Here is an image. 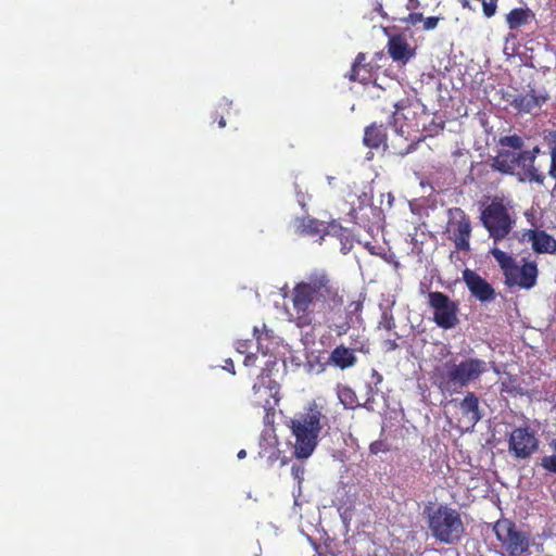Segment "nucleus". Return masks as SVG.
Returning <instances> with one entry per match:
<instances>
[{
  "instance_id": "obj_1",
  "label": "nucleus",
  "mask_w": 556,
  "mask_h": 556,
  "mask_svg": "<svg viewBox=\"0 0 556 556\" xmlns=\"http://www.w3.org/2000/svg\"><path fill=\"white\" fill-rule=\"evenodd\" d=\"M293 321L299 328L314 324L317 316L325 315L343 305V295L330 275L315 269L291 291Z\"/></svg>"
},
{
  "instance_id": "obj_2",
  "label": "nucleus",
  "mask_w": 556,
  "mask_h": 556,
  "mask_svg": "<svg viewBox=\"0 0 556 556\" xmlns=\"http://www.w3.org/2000/svg\"><path fill=\"white\" fill-rule=\"evenodd\" d=\"M293 321L299 328L314 324L317 316L325 315L343 305V295L330 275L315 269L291 291Z\"/></svg>"
},
{
  "instance_id": "obj_3",
  "label": "nucleus",
  "mask_w": 556,
  "mask_h": 556,
  "mask_svg": "<svg viewBox=\"0 0 556 556\" xmlns=\"http://www.w3.org/2000/svg\"><path fill=\"white\" fill-rule=\"evenodd\" d=\"M331 415L328 402L316 397L308 402L302 412L290 419L288 427L294 437L293 455L299 459L308 458L316 450L319 434L325 428H330Z\"/></svg>"
},
{
  "instance_id": "obj_4",
  "label": "nucleus",
  "mask_w": 556,
  "mask_h": 556,
  "mask_svg": "<svg viewBox=\"0 0 556 556\" xmlns=\"http://www.w3.org/2000/svg\"><path fill=\"white\" fill-rule=\"evenodd\" d=\"M488 363L477 357H465L459 363L451 358L434 366L430 379L442 393L453 394L488 372Z\"/></svg>"
},
{
  "instance_id": "obj_5",
  "label": "nucleus",
  "mask_w": 556,
  "mask_h": 556,
  "mask_svg": "<svg viewBox=\"0 0 556 556\" xmlns=\"http://www.w3.org/2000/svg\"><path fill=\"white\" fill-rule=\"evenodd\" d=\"M540 152L539 146L520 152L501 149L492 157L491 167L504 175H516L520 182H535L543 186L546 177L535 167V160Z\"/></svg>"
},
{
  "instance_id": "obj_6",
  "label": "nucleus",
  "mask_w": 556,
  "mask_h": 556,
  "mask_svg": "<svg viewBox=\"0 0 556 556\" xmlns=\"http://www.w3.org/2000/svg\"><path fill=\"white\" fill-rule=\"evenodd\" d=\"M425 514L428 529L437 541L456 545L463 540L466 528L457 509L446 504H440L437 507L427 506Z\"/></svg>"
},
{
  "instance_id": "obj_7",
  "label": "nucleus",
  "mask_w": 556,
  "mask_h": 556,
  "mask_svg": "<svg viewBox=\"0 0 556 556\" xmlns=\"http://www.w3.org/2000/svg\"><path fill=\"white\" fill-rule=\"evenodd\" d=\"M510 210L504 198L494 197L481 211V223L495 242L504 240L515 227L516 219Z\"/></svg>"
},
{
  "instance_id": "obj_8",
  "label": "nucleus",
  "mask_w": 556,
  "mask_h": 556,
  "mask_svg": "<svg viewBox=\"0 0 556 556\" xmlns=\"http://www.w3.org/2000/svg\"><path fill=\"white\" fill-rule=\"evenodd\" d=\"M493 531L501 544L504 556L530 555L531 534L521 531L508 518H501L493 525Z\"/></svg>"
},
{
  "instance_id": "obj_9",
  "label": "nucleus",
  "mask_w": 556,
  "mask_h": 556,
  "mask_svg": "<svg viewBox=\"0 0 556 556\" xmlns=\"http://www.w3.org/2000/svg\"><path fill=\"white\" fill-rule=\"evenodd\" d=\"M279 384L269 377H260L253 384L251 403L254 407L264 409L263 424L273 427L276 408L279 405Z\"/></svg>"
},
{
  "instance_id": "obj_10",
  "label": "nucleus",
  "mask_w": 556,
  "mask_h": 556,
  "mask_svg": "<svg viewBox=\"0 0 556 556\" xmlns=\"http://www.w3.org/2000/svg\"><path fill=\"white\" fill-rule=\"evenodd\" d=\"M471 230L470 218L463 208H448L446 231L450 235V239L454 242L457 251H469Z\"/></svg>"
},
{
  "instance_id": "obj_11",
  "label": "nucleus",
  "mask_w": 556,
  "mask_h": 556,
  "mask_svg": "<svg viewBox=\"0 0 556 556\" xmlns=\"http://www.w3.org/2000/svg\"><path fill=\"white\" fill-rule=\"evenodd\" d=\"M428 304L433 309V320L442 329H452L458 324V304L443 292L428 293Z\"/></svg>"
},
{
  "instance_id": "obj_12",
  "label": "nucleus",
  "mask_w": 556,
  "mask_h": 556,
  "mask_svg": "<svg viewBox=\"0 0 556 556\" xmlns=\"http://www.w3.org/2000/svg\"><path fill=\"white\" fill-rule=\"evenodd\" d=\"M539 439L535 432L529 427L515 428L508 438V451L516 459H528L539 448Z\"/></svg>"
},
{
  "instance_id": "obj_13",
  "label": "nucleus",
  "mask_w": 556,
  "mask_h": 556,
  "mask_svg": "<svg viewBox=\"0 0 556 556\" xmlns=\"http://www.w3.org/2000/svg\"><path fill=\"white\" fill-rule=\"evenodd\" d=\"M538 265L534 261H526L523 260V264L518 266L517 263L514 265V269H511L507 276L505 277V283L508 287H520L522 289H531L536 285L538 280Z\"/></svg>"
},
{
  "instance_id": "obj_14",
  "label": "nucleus",
  "mask_w": 556,
  "mask_h": 556,
  "mask_svg": "<svg viewBox=\"0 0 556 556\" xmlns=\"http://www.w3.org/2000/svg\"><path fill=\"white\" fill-rule=\"evenodd\" d=\"M463 281L466 283L471 295L480 302H491L496 296L492 285L472 269L466 268L463 271Z\"/></svg>"
},
{
  "instance_id": "obj_15",
  "label": "nucleus",
  "mask_w": 556,
  "mask_h": 556,
  "mask_svg": "<svg viewBox=\"0 0 556 556\" xmlns=\"http://www.w3.org/2000/svg\"><path fill=\"white\" fill-rule=\"evenodd\" d=\"M379 66L375 64L372 61H367V55L363 52H359L351 67L350 73L346 77L351 81H357L363 85L374 84L376 81L377 72Z\"/></svg>"
},
{
  "instance_id": "obj_16",
  "label": "nucleus",
  "mask_w": 556,
  "mask_h": 556,
  "mask_svg": "<svg viewBox=\"0 0 556 556\" xmlns=\"http://www.w3.org/2000/svg\"><path fill=\"white\" fill-rule=\"evenodd\" d=\"M459 410L462 414L459 422L464 424L466 429H472L482 418L479 399L473 392H467L459 403Z\"/></svg>"
},
{
  "instance_id": "obj_17",
  "label": "nucleus",
  "mask_w": 556,
  "mask_h": 556,
  "mask_svg": "<svg viewBox=\"0 0 556 556\" xmlns=\"http://www.w3.org/2000/svg\"><path fill=\"white\" fill-rule=\"evenodd\" d=\"M523 238L531 242L532 250L538 254H556V239L541 229L525 231Z\"/></svg>"
},
{
  "instance_id": "obj_18",
  "label": "nucleus",
  "mask_w": 556,
  "mask_h": 556,
  "mask_svg": "<svg viewBox=\"0 0 556 556\" xmlns=\"http://www.w3.org/2000/svg\"><path fill=\"white\" fill-rule=\"evenodd\" d=\"M387 50L393 61L401 62L403 64H406L415 55V50L408 45L406 38L401 34L389 37Z\"/></svg>"
},
{
  "instance_id": "obj_19",
  "label": "nucleus",
  "mask_w": 556,
  "mask_h": 556,
  "mask_svg": "<svg viewBox=\"0 0 556 556\" xmlns=\"http://www.w3.org/2000/svg\"><path fill=\"white\" fill-rule=\"evenodd\" d=\"M547 100L548 96L546 93L529 88L526 93H518L515 110L519 114L532 113L534 110H540Z\"/></svg>"
},
{
  "instance_id": "obj_20",
  "label": "nucleus",
  "mask_w": 556,
  "mask_h": 556,
  "mask_svg": "<svg viewBox=\"0 0 556 556\" xmlns=\"http://www.w3.org/2000/svg\"><path fill=\"white\" fill-rule=\"evenodd\" d=\"M294 232L298 236L319 237L320 240L327 235L324 223L312 217H296L293 220Z\"/></svg>"
},
{
  "instance_id": "obj_21",
  "label": "nucleus",
  "mask_w": 556,
  "mask_h": 556,
  "mask_svg": "<svg viewBox=\"0 0 556 556\" xmlns=\"http://www.w3.org/2000/svg\"><path fill=\"white\" fill-rule=\"evenodd\" d=\"M533 20H535V14L528 7L515 8L510 10L505 16V22L510 30H517L523 26H527Z\"/></svg>"
},
{
  "instance_id": "obj_22",
  "label": "nucleus",
  "mask_w": 556,
  "mask_h": 556,
  "mask_svg": "<svg viewBox=\"0 0 556 556\" xmlns=\"http://www.w3.org/2000/svg\"><path fill=\"white\" fill-rule=\"evenodd\" d=\"M386 9L389 13V18L393 22H401L408 11H414L419 7L418 0H386Z\"/></svg>"
},
{
  "instance_id": "obj_23",
  "label": "nucleus",
  "mask_w": 556,
  "mask_h": 556,
  "mask_svg": "<svg viewBox=\"0 0 556 556\" xmlns=\"http://www.w3.org/2000/svg\"><path fill=\"white\" fill-rule=\"evenodd\" d=\"M329 362L336 367L344 370L353 367L357 362V357L354 350L341 344L332 350L329 356Z\"/></svg>"
},
{
  "instance_id": "obj_24",
  "label": "nucleus",
  "mask_w": 556,
  "mask_h": 556,
  "mask_svg": "<svg viewBox=\"0 0 556 556\" xmlns=\"http://www.w3.org/2000/svg\"><path fill=\"white\" fill-rule=\"evenodd\" d=\"M365 146L377 149L380 146H387V130L382 125L371 124L366 127L364 134Z\"/></svg>"
},
{
  "instance_id": "obj_25",
  "label": "nucleus",
  "mask_w": 556,
  "mask_h": 556,
  "mask_svg": "<svg viewBox=\"0 0 556 556\" xmlns=\"http://www.w3.org/2000/svg\"><path fill=\"white\" fill-rule=\"evenodd\" d=\"M327 235H331L337 237L340 240L341 243V252L343 254L349 253L353 248V236L351 231L344 227H342L340 224L331 223L327 227Z\"/></svg>"
},
{
  "instance_id": "obj_26",
  "label": "nucleus",
  "mask_w": 556,
  "mask_h": 556,
  "mask_svg": "<svg viewBox=\"0 0 556 556\" xmlns=\"http://www.w3.org/2000/svg\"><path fill=\"white\" fill-rule=\"evenodd\" d=\"M337 396L346 409H354L359 406L355 391L349 386L338 384Z\"/></svg>"
},
{
  "instance_id": "obj_27",
  "label": "nucleus",
  "mask_w": 556,
  "mask_h": 556,
  "mask_svg": "<svg viewBox=\"0 0 556 556\" xmlns=\"http://www.w3.org/2000/svg\"><path fill=\"white\" fill-rule=\"evenodd\" d=\"M491 253H492L493 257L495 258V261L497 262V264L500 265V267L502 268L504 277H506L507 274L511 269H514V265H515L516 261L510 255H508L506 252H504L500 249H493L491 251Z\"/></svg>"
},
{
  "instance_id": "obj_28",
  "label": "nucleus",
  "mask_w": 556,
  "mask_h": 556,
  "mask_svg": "<svg viewBox=\"0 0 556 556\" xmlns=\"http://www.w3.org/2000/svg\"><path fill=\"white\" fill-rule=\"evenodd\" d=\"M551 455L541 458L540 466L549 473H556V438L549 442Z\"/></svg>"
},
{
  "instance_id": "obj_29",
  "label": "nucleus",
  "mask_w": 556,
  "mask_h": 556,
  "mask_svg": "<svg viewBox=\"0 0 556 556\" xmlns=\"http://www.w3.org/2000/svg\"><path fill=\"white\" fill-rule=\"evenodd\" d=\"M409 105L408 103V100L407 99H404V100H401V101H397L393 104V108H394V112L392 113V115L389 117V121H388V125H390L391 127H393L395 130H397L399 126H400V117H401V112L404 111L405 109H407Z\"/></svg>"
},
{
  "instance_id": "obj_30",
  "label": "nucleus",
  "mask_w": 556,
  "mask_h": 556,
  "mask_svg": "<svg viewBox=\"0 0 556 556\" xmlns=\"http://www.w3.org/2000/svg\"><path fill=\"white\" fill-rule=\"evenodd\" d=\"M498 143L501 147H508L517 152L523 151L522 148L525 146L523 139L518 135L501 137Z\"/></svg>"
},
{
  "instance_id": "obj_31",
  "label": "nucleus",
  "mask_w": 556,
  "mask_h": 556,
  "mask_svg": "<svg viewBox=\"0 0 556 556\" xmlns=\"http://www.w3.org/2000/svg\"><path fill=\"white\" fill-rule=\"evenodd\" d=\"M379 328H382L387 331H391L395 328V319L391 313H382L381 320L379 321Z\"/></svg>"
},
{
  "instance_id": "obj_32",
  "label": "nucleus",
  "mask_w": 556,
  "mask_h": 556,
  "mask_svg": "<svg viewBox=\"0 0 556 556\" xmlns=\"http://www.w3.org/2000/svg\"><path fill=\"white\" fill-rule=\"evenodd\" d=\"M500 93H501V99L504 102L508 103L511 108L516 109V102H517V98H518V92H513V91H509V90L501 89Z\"/></svg>"
},
{
  "instance_id": "obj_33",
  "label": "nucleus",
  "mask_w": 556,
  "mask_h": 556,
  "mask_svg": "<svg viewBox=\"0 0 556 556\" xmlns=\"http://www.w3.org/2000/svg\"><path fill=\"white\" fill-rule=\"evenodd\" d=\"M401 22L415 26L419 22L424 23V16L421 13L409 11L408 13L406 12V14L404 15V20Z\"/></svg>"
},
{
  "instance_id": "obj_34",
  "label": "nucleus",
  "mask_w": 556,
  "mask_h": 556,
  "mask_svg": "<svg viewBox=\"0 0 556 556\" xmlns=\"http://www.w3.org/2000/svg\"><path fill=\"white\" fill-rule=\"evenodd\" d=\"M399 339H400V336L396 332H394L393 338L386 339L382 342V349L384 350V352H392V351H395L396 349H399V346H400L397 344Z\"/></svg>"
},
{
  "instance_id": "obj_35",
  "label": "nucleus",
  "mask_w": 556,
  "mask_h": 556,
  "mask_svg": "<svg viewBox=\"0 0 556 556\" xmlns=\"http://www.w3.org/2000/svg\"><path fill=\"white\" fill-rule=\"evenodd\" d=\"M440 20H441V17H439V16H429V17L424 18L422 29L428 31V30H432V29L437 28Z\"/></svg>"
},
{
  "instance_id": "obj_36",
  "label": "nucleus",
  "mask_w": 556,
  "mask_h": 556,
  "mask_svg": "<svg viewBox=\"0 0 556 556\" xmlns=\"http://www.w3.org/2000/svg\"><path fill=\"white\" fill-rule=\"evenodd\" d=\"M304 473H305V469L302 465H293L292 466L291 475H292L293 479L298 481L299 484H301L302 481L304 480Z\"/></svg>"
},
{
  "instance_id": "obj_37",
  "label": "nucleus",
  "mask_w": 556,
  "mask_h": 556,
  "mask_svg": "<svg viewBox=\"0 0 556 556\" xmlns=\"http://www.w3.org/2000/svg\"><path fill=\"white\" fill-rule=\"evenodd\" d=\"M252 345V340H238L235 344L236 346V350L237 352L241 353V354H245L248 353V351L250 350Z\"/></svg>"
},
{
  "instance_id": "obj_38",
  "label": "nucleus",
  "mask_w": 556,
  "mask_h": 556,
  "mask_svg": "<svg viewBox=\"0 0 556 556\" xmlns=\"http://www.w3.org/2000/svg\"><path fill=\"white\" fill-rule=\"evenodd\" d=\"M369 451L371 454L377 455L380 452H387L389 450L382 441L378 440V441L370 443Z\"/></svg>"
},
{
  "instance_id": "obj_39",
  "label": "nucleus",
  "mask_w": 556,
  "mask_h": 556,
  "mask_svg": "<svg viewBox=\"0 0 556 556\" xmlns=\"http://www.w3.org/2000/svg\"><path fill=\"white\" fill-rule=\"evenodd\" d=\"M363 309V302L362 301H353L349 304V315H354L361 313Z\"/></svg>"
},
{
  "instance_id": "obj_40",
  "label": "nucleus",
  "mask_w": 556,
  "mask_h": 556,
  "mask_svg": "<svg viewBox=\"0 0 556 556\" xmlns=\"http://www.w3.org/2000/svg\"><path fill=\"white\" fill-rule=\"evenodd\" d=\"M374 10L379 13L381 17L389 18L388 10L383 3H377Z\"/></svg>"
},
{
  "instance_id": "obj_41",
  "label": "nucleus",
  "mask_w": 556,
  "mask_h": 556,
  "mask_svg": "<svg viewBox=\"0 0 556 556\" xmlns=\"http://www.w3.org/2000/svg\"><path fill=\"white\" fill-rule=\"evenodd\" d=\"M255 361H256V355L253 353H249L245 355L243 364L245 366H253L255 364Z\"/></svg>"
},
{
  "instance_id": "obj_42",
  "label": "nucleus",
  "mask_w": 556,
  "mask_h": 556,
  "mask_svg": "<svg viewBox=\"0 0 556 556\" xmlns=\"http://www.w3.org/2000/svg\"><path fill=\"white\" fill-rule=\"evenodd\" d=\"M213 121L218 123L219 128H224L226 126V121L223 115L218 116L217 114H215Z\"/></svg>"
},
{
  "instance_id": "obj_43",
  "label": "nucleus",
  "mask_w": 556,
  "mask_h": 556,
  "mask_svg": "<svg viewBox=\"0 0 556 556\" xmlns=\"http://www.w3.org/2000/svg\"><path fill=\"white\" fill-rule=\"evenodd\" d=\"M414 149H415V143H409V144L407 146V148L405 149V151L401 152V153H400V155L404 156V155H406V154H408V153L413 152V151H414Z\"/></svg>"
},
{
  "instance_id": "obj_44",
  "label": "nucleus",
  "mask_w": 556,
  "mask_h": 556,
  "mask_svg": "<svg viewBox=\"0 0 556 556\" xmlns=\"http://www.w3.org/2000/svg\"><path fill=\"white\" fill-rule=\"evenodd\" d=\"M245 456H247V452H245V450H240V451L238 452V454H237V457H238L239 459H243Z\"/></svg>"
},
{
  "instance_id": "obj_45",
  "label": "nucleus",
  "mask_w": 556,
  "mask_h": 556,
  "mask_svg": "<svg viewBox=\"0 0 556 556\" xmlns=\"http://www.w3.org/2000/svg\"><path fill=\"white\" fill-rule=\"evenodd\" d=\"M374 376L376 377L377 382H381L382 381V376L379 372L374 371Z\"/></svg>"
},
{
  "instance_id": "obj_46",
  "label": "nucleus",
  "mask_w": 556,
  "mask_h": 556,
  "mask_svg": "<svg viewBox=\"0 0 556 556\" xmlns=\"http://www.w3.org/2000/svg\"><path fill=\"white\" fill-rule=\"evenodd\" d=\"M257 333H258L257 328H254V336H256V340H257V342L260 343V341H261V336H258Z\"/></svg>"
},
{
  "instance_id": "obj_47",
  "label": "nucleus",
  "mask_w": 556,
  "mask_h": 556,
  "mask_svg": "<svg viewBox=\"0 0 556 556\" xmlns=\"http://www.w3.org/2000/svg\"><path fill=\"white\" fill-rule=\"evenodd\" d=\"M462 5H463V8H468L469 7V1L468 0H462Z\"/></svg>"
}]
</instances>
